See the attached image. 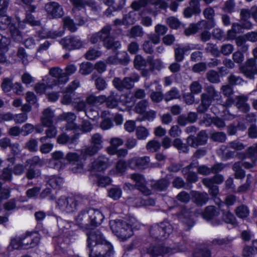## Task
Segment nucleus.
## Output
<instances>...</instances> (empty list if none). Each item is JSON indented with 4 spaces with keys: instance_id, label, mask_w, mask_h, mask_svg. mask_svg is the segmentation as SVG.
Instances as JSON below:
<instances>
[{
    "instance_id": "20",
    "label": "nucleus",
    "mask_w": 257,
    "mask_h": 257,
    "mask_svg": "<svg viewBox=\"0 0 257 257\" xmlns=\"http://www.w3.org/2000/svg\"><path fill=\"white\" fill-rule=\"evenodd\" d=\"M110 163L107 158L104 156H99L92 163L88 169L91 172H101L105 170Z\"/></svg>"
},
{
    "instance_id": "9",
    "label": "nucleus",
    "mask_w": 257,
    "mask_h": 257,
    "mask_svg": "<svg viewBox=\"0 0 257 257\" xmlns=\"http://www.w3.org/2000/svg\"><path fill=\"white\" fill-rule=\"evenodd\" d=\"M112 254V246L108 241L89 250V257H110Z\"/></svg>"
},
{
    "instance_id": "57",
    "label": "nucleus",
    "mask_w": 257,
    "mask_h": 257,
    "mask_svg": "<svg viewBox=\"0 0 257 257\" xmlns=\"http://www.w3.org/2000/svg\"><path fill=\"white\" fill-rule=\"evenodd\" d=\"M210 139L214 142L223 143L226 140V135L223 132H214L210 135Z\"/></svg>"
},
{
    "instance_id": "49",
    "label": "nucleus",
    "mask_w": 257,
    "mask_h": 257,
    "mask_svg": "<svg viewBox=\"0 0 257 257\" xmlns=\"http://www.w3.org/2000/svg\"><path fill=\"white\" fill-rule=\"evenodd\" d=\"M205 29L203 27L199 25V22L195 24H192L190 27L184 30V34L186 36H189L190 35L195 34L198 30Z\"/></svg>"
},
{
    "instance_id": "14",
    "label": "nucleus",
    "mask_w": 257,
    "mask_h": 257,
    "mask_svg": "<svg viewBox=\"0 0 257 257\" xmlns=\"http://www.w3.org/2000/svg\"><path fill=\"white\" fill-rule=\"evenodd\" d=\"M240 72L247 78L253 80L257 74L256 61L254 59H248L243 65L239 67Z\"/></svg>"
},
{
    "instance_id": "26",
    "label": "nucleus",
    "mask_w": 257,
    "mask_h": 257,
    "mask_svg": "<svg viewBox=\"0 0 257 257\" xmlns=\"http://www.w3.org/2000/svg\"><path fill=\"white\" fill-rule=\"evenodd\" d=\"M248 99V96L244 95H238L235 98L236 107L243 113H247L250 110V106L247 102Z\"/></svg>"
},
{
    "instance_id": "22",
    "label": "nucleus",
    "mask_w": 257,
    "mask_h": 257,
    "mask_svg": "<svg viewBox=\"0 0 257 257\" xmlns=\"http://www.w3.org/2000/svg\"><path fill=\"white\" fill-rule=\"evenodd\" d=\"M23 248L28 249L37 245L40 241V237L38 236H33L32 233H27L24 236L21 237Z\"/></svg>"
},
{
    "instance_id": "38",
    "label": "nucleus",
    "mask_w": 257,
    "mask_h": 257,
    "mask_svg": "<svg viewBox=\"0 0 257 257\" xmlns=\"http://www.w3.org/2000/svg\"><path fill=\"white\" fill-rule=\"evenodd\" d=\"M144 35V32L143 28L136 25L131 28L129 31L128 36L131 38H136L137 37H142Z\"/></svg>"
},
{
    "instance_id": "32",
    "label": "nucleus",
    "mask_w": 257,
    "mask_h": 257,
    "mask_svg": "<svg viewBox=\"0 0 257 257\" xmlns=\"http://www.w3.org/2000/svg\"><path fill=\"white\" fill-rule=\"evenodd\" d=\"M170 185V181L166 178L158 180L151 184L152 188L158 191H165Z\"/></svg>"
},
{
    "instance_id": "25",
    "label": "nucleus",
    "mask_w": 257,
    "mask_h": 257,
    "mask_svg": "<svg viewBox=\"0 0 257 257\" xmlns=\"http://www.w3.org/2000/svg\"><path fill=\"white\" fill-rule=\"evenodd\" d=\"M55 114L54 111L50 108L43 110L41 116L42 124L45 126H49L53 124Z\"/></svg>"
},
{
    "instance_id": "43",
    "label": "nucleus",
    "mask_w": 257,
    "mask_h": 257,
    "mask_svg": "<svg viewBox=\"0 0 257 257\" xmlns=\"http://www.w3.org/2000/svg\"><path fill=\"white\" fill-rule=\"evenodd\" d=\"M133 62L135 68L137 70H141L147 66L146 59L139 54L136 55Z\"/></svg>"
},
{
    "instance_id": "19",
    "label": "nucleus",
    "mask_w": 257,
    "mask_h": 257,
    "mask_svg": "<svg viewBox=\"0 0 257 257\" xmlns=\"http://www.w3.org/2000/svg\"><path fill=\"white\" fill-rule=\"evenodd\" d=\"M60 43L64 49L68 50L80 49L83 45L82 42L77 37L64 38Z\"/></svg>"
},
{
    "instance_id": "36",
    "label": "nucleus",
    "mask_w": 257,
    "mask_h": 257,
    "mask_svg": "<svg viewBox=\"0 0 257 257\" xmlns=\"http://www.w3.org/2000/svg\"><path fill=\"white\" fill-rule=\"evenodd\" d=\"M232 170L234 172V177L236 179H243L245 176V172L241 168L240 162H235L232 166Z\"/></svg>"
},
{
    "instance_id": "60",
    "label": "nucleus",
    "mask_w": 257,
    "mask_h": 257,
    "mask_svg": "<svg viewBox=\"0 0 257 257\" xmlns=\"http://www.w3.org/2000/svg\"><path fill=\"white\" fill-rule=\"evenodd\" d=\"M229 148L235 150L236 151H241L243 150L246 146L238 140H235L231 142H229L227 144Z\"/></svg>"
},
{
    "instance_id": "56",
    "label": "nucleus",
    "mask_w": 257,
    "mask_h": 257,
    "mask_svg": "<svg viewBox=\"0 0 257 257\" xmlns=\"http://www.w3.org/2000/svg\"><path fill=\"white\" fill-rule=\"evenodd\" d=\"M93 69V65L91 63H82L80 66L79 72L82 75H87L92 72Z\"/></svg>"
},
{
    "instance_id": "50",
    "label": "nucleus",
    "mask_w": 257,
    "mask_h": 257,
    "mask_svg": "<svg viewBox=\"0 0 257 257\" xmlns=\"http://www.w3.org/2000/svg\"><path fill=\"white\" fill-rule=\"evenodd\" d=\"M149 106L148 100L145 99L139 101L135 106L136 112L138 113L143 114L145 112Z\"/></svg>"
},
{
    "instance_id": "2",
    "label": "nucleus",
    "mask_w": 257,
    "mask_h": 257,
    "mask_svg": "<svg viewBox=\"0 0 257 257\" xmlns=\"http://www.w3.org/2000/svg\"><path fill=\"white\" fill-rule=\"evenodd\" d=\"M103 218V215L99 210L90 208L81 211L76 218V221L80 227L90 229L100 224Z\"/></svg>"
},
{
    "instance_id": "39",
    "label": "nucleus",
    "mask_w": 257,
    "mask_h": 257,
    "mask_svg": "<svg viewBox=\"0 0 257 257\" xmlns=\"http://www.w3.org/2000/svg\"><path fill=\"white\" fill-rule=\"evenodd\" d=\"M162 229L159 228L158 224H155L150 227L149 232L150 236L155 240H162L161 234L160 233V230Z\"/></svg>"
},
{
    "instance_id": "52",
    "label": "nucleus",
    "mask_w": 257,
    "mask_h": 257,
    "mask_svg": "<svg viewBox=\"0 0 257 257\" xmlns=\"http://www.w3.org/2000/svg\"><path fill=\"white\" fill-rule=\"evenodd\" d=\"M84 162L79 161L74 163L70 168L71 171L74 173H83L85 171L84 166Z\"/></svg>"
},
{
    "instance_id": "63",
    "label": "nucleus",
    "mask_w": 257,
    "mask_h": 257,
    "mask_svg": "<svg viewBox=\"0 0 257 257\" xmlns=\"http://www.w3.org/2000/svg\"><path fill=\"white\" fill-rule=\"evenodd\" d=\"M149 3V0H138L133 2L131 8L136 11H139L142 8L145 7Z\"/></svg>"
},
{
    "instance_id": "30",
    "label": "nucleus",
    "mask_w": 257,
    "mask_h": 257,
    "mask_svg": "<svg viewBox=\"0 0 257 257\" xmlns=\"http://www.w3.org/2000/svg\"><path fill=\"white\" fill-rule=\"evenodd\" d=\"M45 179L47 183L54 189L60 188L64 182L62 178L56 175L46 176Z\"/></svg>"
},
{
    "instance_id": "4",
    "label": "nucleus",
    "mask_w": 257,
    "mask_h": 257,
    "mask_svg": "<svg viewBox=\"0 0 257 257\" xmlns=\"http://www.w3.org/2000/svg\"><path fill=\"white\" fill-rule=\"evenodd\" d=\"M85 199L79 196H61L56 201L57 207L62 211L70 213L77 210L79 205L84 204Z\"/></svg>"
},
{
    "instance_id": "23",
    "label": "nucleus",
    "mask_w": 257,
    "mask_h": 257,
    "mask_svg": "<svg viewBox=\"0 0 257 257\" xmlns=\"http://www.w3.org/2000/svg\"><path fill=\"white\" fill-rule=\"evenodd\" d=\"M49 74L53 77L57 78L56 80L53 79L52 82H54V85L58 84H65L69 80V78L63 74L62 70L58 67L51 68L49 70Z\"/></svg>"
},
{
    "instance_id": "8",
    "label": "nucleus",
    "mask_w": 257,
    "mask_h": 257,
    "mask_svg": "<svg viewBox=\"0 0 257 257\" xmlns=\"http://www.w3.org/2000/svg\"><path fill=\"white\" fill-rule=\"evenodd\" d=\"M140 76L137 73L131 74L129 76L125 77L122 79L115 77L112 80L114 87L120 91L124 90H130L134 87L135 83L140 80Z\"/></svg>"
},
{
    "instance_id": "5",
    "label": "nucleus",
    "mask_w": 257,
    "mask_h": 257,
    "mask_svg": "<svg viewBox=\"0 0 257 257\" xmlns=\"http://www.w3.org/2000/svg\"><path fill=\"white\" fill-rule=\"evenodd\" d=\"M204 90L205 92L201 95V103L197 108L200 113L206 112L213 101H218L221 98L220 93L213 85L205 86Z\"/></svg>"
},
{
    "instance_id": "64",
    "label": "nucleus",
    "mask_w": 257,
    "mask_h": 257,
    "mask_svg": "<svg viewBox=\"0 0 257 257\" xmlns=\"http://www.w3.org/2000/svg\"><path fill=\"white\" fill-rule=\"evenodd\" d=\"M211 252L209 249L204 248L196 249L193 253V257H210Z\"/></svg>"
},
{
    "instance_id": "21",
    "label": "nucleus",
    "mask_w": 257,
    "mask_h": 257,
    "mask_svg": "<svg viewBox=\"0 0 257 257\" xmlns=\"http://www.w3.org/2000/svg\"><path fill=\"white\" fill-rule=\"evenodd\" d=\"M219 214V211L215 206H208L206 207L202 214V217L207 220H212L213 225H219L221 221L218 219L214 220V218Z\"/></svg>"
},
{
    "instance_id": "53",
    "label": "nucleus",
    "mask_w": 257,
    "mask_h": 257,
    "mask_svg": "<svg viewBox=\"0 0 257 257\" xmlns=\"http://www.w3.org/2000/svg\"><path fill=\"white\" fill-rule=\"evenodd\" d=\"M161 145L160 143L157 140H151L149 141L146 145V149L151 152H156L161 148Z\"/></svg>"
},
{
    "instance_id": "28",
    "label": "nucleus",
    "mask_w": 257,
    "mask_h": 257,
    "mask_svg": "<svg viewBox=\"0 0 257 257\" xmlns=\"http://www.w3.org/2000/svg\"><path fill=\"white\" fill-rule=\"evenodd\" d=\"M197 114L195 112H190L187 115L182 114L177 118V122L181 126H185L188 123L195 122L197 119Z\"/></svg>"
},
{
    "instance_id": "59",
    "label": "nucleus",
    "mask_w": 257,
    "mask_h": 257,
    "mask_svg": "<svg viewBox=\"0 0 257 257\" xmlns=\"http://www.w3.org/2000/svg\"><path fill=\"white\" fill-rule=\"evenodd\" d=\"M227 81L231 86L241 84L243 82V79L238 76L231 74L227 78Z\"/></svg>"
},
{
    "instance_id": "40",
    "label": "nucleus",
    "mask_w": 257,
    "mask_h": 257,
    "mask_svg": "<svg viewBox=\"0 0 257 257\" xmlns=\"http://www.w3.org/2000/svg\"><path fill=\"white\" fill-rule=\"evenodd\" d=\"M180 96V92L178 89L176 87H173L164 94V99L168 102L174 99L179 98Z\"/></svg>"
},
{
    "instance_id": "62",
    "label": "nucleus",
    "mask_w": 257,
    "mask_h": 257,
    "mask_svg": "<svg viewBox=\"0 0 257 257\" xmlns=\"http://www.w3.org/2000/svg\"><path fill=\"white\" fill-rule=\"evenodd\" d=\"M122 191L120 188L113 187L108 191V196L113 200L118 199L121 196Z\"/></svg>"
},
{
    "instance_id": "27",
    "label": "nucleus",
    "mask_w": 257,
    "mask_h": 257,
    "mask_svg": "<svg viewBox=\"0 0 257 257\" xmlns=\"http://www.w3.org/2000/svg\"><path fill=\"white\" fill-rule=\"evenodd\" d=\"M79 138L78 134L74 135L71 137L68 136L66 134H62L57 138V142L60 144H67L69 148H72L71 145H76Z\"/></svg>"
},
{
    "instance_id": "54",
    "label": "nucleus",
    "mask_w": 257,
    "mask_h": 257,
    "mask_svg": "<svg viewBox=\"0 0 257 257\" xmlns=\"http://www.w3.org/2000/svg\"><path fill=\"white\" fill-rule=\"evenodd\" d=\"M206 78L212 83H218L220 82L219 74L214 70H210L206 73Z\"/></svg>"
},
{
    "instance_id": "24",
    "label": "nucleus",
    "mask_w": 257,
    "mask_h": 257,
    "mask_svg": "<svg viewBox=\"0 0 257 257\" xmlns=\"http://www.w3.org/2000/svg\"><path fill=\"white\" fill-rule=\"evenodd\" d=\"M149 157H143L141 158H134L130 160L128 166L132 169H144L148 167L150 162Z\"/></svg>"
},
{
    "instance_id": "16",
    "label": "nucleus",
    "mask_w": 257,
    "mask_h": 257,
    "mask_svg": "<svg viewBox=\"0 0 257 257\" xmlns=\"http://www.w3.org/2000/svg\"><path fill=\"white\" fill-rule=\"evenodd\" d=\"M130 178L135 182L136 188L143 194L148 195L151 193V191L146 186L147 181L143 175L134 173L130 175Z\"/></svg>"
},
{
    "instance_id": "55",
    "label": "nucleus",
    "mask_w": 257,
    "mask_h": 257,
    "mask_svg": "<svg viewBox=\"0 0 257 257\" xmlns=\"http://www.w3.org/2000/svg\"><path fill=\"white\" fill-rule=\"evenodd\" d=\"M235 213L238 217L241 218H245L249 214V210L247 206L241 205L236 208Z\"/></svg>"
},
{
    "instance_id": "29",
    "label": "nucleus",
    "mask_w": 257,
    "mask_h": 257,
    "mask_svg": "<svg viewBox=\"0 0 257 257\" xmlns=\"http://www.w3.org/2000/svg\"><path fill=\"white\" fill-rule=\"evenodd\" d=\"M159 228L162 229L160 230L161 233L162 240H164L169 237L170 234L173 230V227L172 224L168 221H164L158 223Z\"/></svg>"
},
{
    "instance_id": "1",
    "label": "nucleus",
    "mask_w": 257,
    "mask_h": 257,
    "mask_svg": "<svg viewBox=\"0 0 257 257\" xmlns=\"http://www.w3.org/2000/svg\"><path fill=\"white\" fill-rule=\"evenodd\" d=\"M186 250V247L182 245L176 246H165L159 244H150L144 246L141 249L142 255L147 254L150 257H169L179 251Z\"/></svg>"
},
{
    "instance_id": "17",
    "label": "nucleus",
    "mask_w": 257,
    "mask_h": 257,
    "mask_svg": "<svg viewBox=\"0 0 257 257\" xmlns=\"http://www.w3.org/2000/svg\"><path fill=\"white\" fill-rule=\"evenodd\" d=\"M176 215L178 219L185 225L186 230H189L194 225V221L191 218V212L185 207H182Z\"/></svg>"
},
{
    "instance_id": "13",
    "label": "nucleus",
    "mask_w": 257,
    "mask_h": 257,
    "mask_svg": "<svg viewBox=\"0 0 257 257\" xmlns=\"http://www.w3.org/2000/svg\"><path fill=\"white\" fill-rule=\"evenodd\" d=\"M49 164L51 168L59 171L63 170L66 164L64 154L60 151H56L52 153Z\"/></svg>"
},
{
    "instance_id": "31",
    "label": "nucleus",
    "mask_w": 257,
    "mask_h": 257,
    "mask_svg": "<svg viewBox=\"0 0 257 257\" xmlns=\"http://www.w3.org/2000/svg\"><path fill=\"white\" fill-rule=\"evenodd\" d=\"M195 49L193 45H188L182 48L178 47L175 49V59L176 62H182L184 59V54L187 51Z\"/></svg>"
},
{
    "instance_id": "12",
    "label": "nucleus",
    "mask_w": 257,
    "mask_h": 257,
    "mask_svg": "<svg viewBox=\"0 0 257 257\" xmlns=\"http://www.w3.org/2000/svg\"><path fill=\"white\" fill-rule=\"evenodd\" d=\"M203 15L206 20H202L199 21V25L203 27L205 29L210 30L216 26V22L214 19L215 11L213 8L208 7L205 8Z\"/></svg>"
},
{
    "instance_id": "61",
    "label": "nucleus",
    "mask_w": 257,
    "mask_h": 257,
    "mask_svg": "<svg viewBox=\"0 0 257 257\" xmlns=\"http://www.w3.org/2000/svg\"><path fill=\"white\" fill-rule=\"evenodd\" d=\"M58 118L61 120H65L67 122L75 120L76 116L73 112H64L59 115Z\"/></svg>"
},
{
    "instance_id": "37",
    "label": "nucleus",
    "mask_w": 257,
    "mask_h": 257,
    "mask_svg": "<svg viewBox=\"0 0 257 257\" xmlns=\"http://www.w3.org/2000/svg\"><path fill=\"white\" fill-rule=\"evenodd\" d=\"M91 78L95 81V85L96 88L99 90L102 91L105 89L107 87V83L105 80L100 77H97V75L95 73H93L91 75Z\"/></svg>"
},
{
    "instance_id": "7",
    "label": "nucleus",
    "mask_w": 257,
    "mask_h": 257,
    "mask_svg": "<svg viewBox=\"0 0 257 257\" xmlns=\"http://www.w3.org/2000/svg\"><path fill=\"white\" fill-rule=\"evenodd\" d=\"M110 227L113 233L122 240H126L133 235L132 228L128 223L122 220L110 222Z\"/></svg>"
},
{
    "instance_id": "33",
    "label": "nucleus",
    "mask_w": 257,
    "mask_h": 257,
    "mask_svg": "<svg viewBox=\"0 0 257 257\" xmlns=\"http://www.w3.org/2000/svg\"><path fill=\"white\" fill-rule=\"evenodd\" d=\"M224 177L221 174H216L211 177L204 178L202 182L204 186H209L211 184H220L224 181Z\"/></svg>"
},
{
    "instance_id": "47",
    "label": "nucleus",
    "mask_w": 257,
    "mask_h": 257,
    "mask_svg": "<svg viewBox=\"0 0 257 257\" xmlns=\"http://www.w3.org/2000/svg\"><path fill=\"white\" fill-rule=\"evenodd\" d=\"M12 38L16 41L20 42L22 40L21 32L17 29L14 24H12L10 27Z\"/></svg>"
},
{
    "instance_id": "18",
    "label": "nucleus",
    "mask_w": 257,
    "mask_h": 257,
    "mask_svg": "<svg viewBox=\"0 0 257 257\" xmlns=\"http://www.w3.org/2000/svg\"><path fill=\"white\" fill-rule=\"evenodd\" d=\"M45 9L51 19L59 18L64 15V12L62 7L56 2H50L46 4Z\"/></svg>"
},
{
    "instance_id": "41",
    "label": "nucleus",
    "mask_w": 257,
    "mask_h": 257,
    "mask_svg": "<svg viewBox=\"0 0 257 257\" xmlns=\"http://www.w3.org/2000/svg\"><path fill=\"white\" fill-rule=\"evenodd\" d=\"M13 24L11 19L6 15V13H0V29L4 30Z\"/></svg>"
},
{
    "instance_id": "3",
    "label": "nucleus",
    "mask_w": 257,
    "mask_h": 257,
    "mask_svg": "<svg viewBox=\"0 0 257 257\" xmlns=\"http://www.w3.org/2000/svg\"><path fill=\"white\" fill-rule=\"evenodd\" d=\"M111 27L107 25L104 26L99 32L93 34L90 38V42L96 44L99 40L103 42V45L107 49L116 50L121 47L120 42L115 41L110 36Z\"/></svg>"
},
{
    "instance_id": "10",
    "label": "nucleus",
    "mask_w": 257,
    "mask_h": 257,
    "mask_svg": "<svg viewBox=\"0 0 257 257\" xmlns=\"http://www.w3.org/2000/svg\"><path fill=\"white\" fill-rule=\"evenodd\" d=\"M144 87L146 89L152 91L150 97L153 102L159 103L161 102L163 98L164 99V95L161 90V86L159 84L157 81L155 80L151 82H145L144 83Z\"/></svg>"
},
{
    "instance_id": "35",
    "label": "nucleus",
    "mask_w": 257,
    "mask_h": 257,
    "mask_svg": "<svg viewBox=\"0 0 257 257\" xmlns=\"http://www.w3.org/2000/svg\"><path fill=\"white\" fill-rule=\"evenodd\" d=\"M228 145H223L220 148L219 155L222 160L226 161L234 157L235 152L229 149Z\"/></svg>"
},
{
    "instance_id": "11",
    "label": "nucleus",
    "mask_w": 257,
    "mask_h": 257,
    "mask_svg": "<svg viewBox=\"0 0 257 257\" xmlns=\"http://www.w3.org/2000/svg\"><path fill=\"white\" fill-rule=\"evenodd\" d=\"M86 235L87 236V242L88 250L107 241L102 233L98 229L89 230L87 232Z\"/></svg>"
},
{
    "instance_id": "46",
    "label": "nucleus",
    "mask_w": 257,
    "mask_h": 257,
    "mask_svg": "<svg viewBox=\"0 0 257 257\" xmlns=\"http://www.w3.org/2000/svg\"><path fill=\"white\" fill-rule=\"evenodd\" d=\"M41 175V171L40 170L35 169L29 166L26 172V177L29 180H31L39 177Z\"/></svg>"
},
{
    "instance_id": "15",
    "label": "nucleus",
    "mask_w": 257,
    "mask_h": 257,
    "mask_svg": "<svg viewBox=\"0 0 257 257\" xmlns=\"http://www.w3.org/2000/svg\"><path fill=\"white\" fill-rule=\"evenodd\" d=\"M208 136L204 130L200 131L196 137L193 135L189 136L186 139L187 144L193 147L196 148L199 146L204 145L207 143Z\"/></svg>"
},
{
    "instance_id": "6",
    "label": "nucleus",
    "mask_w": 257,
    "mask_h": 257,
    "mask_svg": "<svg viewBox=\"0 0 257 257\" xmlns=\"http://www.w3.org/2000/svg\"><path fill=\"white\" fill-rule=\"evenodd\" d=\"M89 142L90 145L85 146L81 150V155L83 157L94 156L103 148L102 136L99 133L92 135Z\"/></svg>"
},
{
    "instance_id": "45",
    "label": "nucleus",
    "mask_w": 257,
    "mask_h": 257,
    "mask_svg": "<svg viewBox=\"0 0 257 257\" xmlns=\"http://www.w3.org/2000/svg\"><path fill=\"white\" fill-rule=\"evenodd\" d=\"M149 135L148 130L145 127L139 126L136 128V136L138 140H145Z\"/></svg>"
},
{
    "instance_id": "51",
    "label": "nucleus",
    "mask_w": 257,
    "mask_h": 257,
    "mask_svg": "<svg viewBox=\"0 0 257 257\" xmlns=\"http://www.w3.org/2000/svg\"><path fill=\"white\" fill-rule=\"evenodd\" d=\"M63 25L65 28L68 29L71 32H74L76 31L77 28L74 21L70 17H65L63 19Z\"/></svg>"
},
{
    "instance_id": "34",
    "label": "nucleus",
    "mask_w": 257,
    "mask_h": 257,
    "mask_svg": "<svg viewBox=\"0 0 257 257\" xmlns=\"http://www.w3.org/2000/svg\"><path fill=\"white\" fill-rule=\"evenodd\" d=\"M194 202L198 205L205 204L209 200L208 195L206 192H195L193 194Z\"/></svg>"
},
{
    "instance_id": "58",
    "label": "nucleus",
    "mask_w": 257,
    "mask_h": 257,
    "mask_svg": "<svg viewBox=\"0 0 257 257\" xmlns=\"http://www.w3.org/2000/svg\"><path fill=\"white\" fill-rule=\"evenodd\" d=\"M189 89L190 93L193 94H198L201 92L202 86L198 81H194L190 85Z\"/></svg>"
},
{
    "instance_id": "44",
    "label": "nucleus",
    "mask_w": 257,
    "mask_h": 257,
    "mask_svg": "<svg viewBox=\"0 0 257 257\" xmlns=\"http://www.w3.org/2000/svg\"><path fill=\"white\" fill-rule=\"evenodd\" d=\"M222 219L227 223L235 224L236 223V218L234 215L230 211L225 210H222Z\"/></svg>"
},
{
    "instance_id": "48",
    "label": "nucleus",
    "mask_w": 257,
    "mask_h": 257,
    "mask_svg": "<svg viewBox=\"0 0 257 257\" xmlns=\"http://www.w3.org/2000/svg\"><path fill=\"white\" fill-rule=\"evenodd\" d=\"M251 27L252 24L249 22H247L243 25H241L237 23H234L232 24L231 29H232L233 31H234L236 34H239L240 33H242V30L243 28L249 29L251 28Z\"/></svg>"
},
{
    "instance_id": "42",
    "label": "nucleus",
    "mask_w": 257,
    "mask_h": 257,
    "mask_svg": "<svg viewBox=\"0 0 257 257\" xmlns=\"http://www.w3.org/2000/svg\"><path fill=\"white\" fill-rule=\"evenodd\" d=\"M44 160L43 159H41L38 156H35L26 161V165L32 167H35L36 166L41 167L44 165Z\"/></svg>"
}]
</instances>
